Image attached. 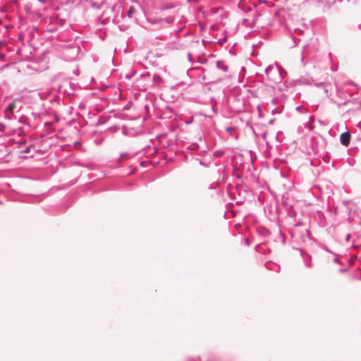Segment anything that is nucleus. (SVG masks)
I'll return each mask as SVG.
<instances>
[{
  "instance_id": "nucleus-25",
  "label": "nucleus",
  "mask_w": 361,
  "mask_h": 361,
  "mask_svg": "<svg viewBox=\"0 0 361 361\" xmlns=\"http://www.w3.org/2000/svg\"><path fill=\"white\" fill-rule=\"evenodd\" d=\"M187 1H188V2H191L192 1V0H187Z\"/></svg>"
},
{
  "instance_id": "nucleus-19",
  "label": "nucleus",
  "mask_w": 361,
  "mask_h": 361,
  "mask_svg": "<svg viewBox=\"0 0 361 361\" xmlns=\"http://www.w3.org/2000/svg\"><path fill=\"white\" fill-rule=\"evenodd\" d=\"M331 68V70H332L333 71H337V66H332Z\"/></svg>"
},
{
  "instance_id": "nucleus-12",
  "label": "nucleus",
  "mask_w": 361,
  "mask_h": 361,
  "mask_svg": "<svg viewBox=\"0 0 361 361\" xmlns=\"http://www.w3.org/2000/svg\"><path fill=\"white\" fill-rule=\"evenodd\" d=\"M161 80V78L158 75H154L152 78L153 83H157Z\"/></svg>"
},
{
  "instance_id": "nucleus-18",
  "label": "nucleus",
  "mask_w": 361,
  "mask_h": 361,
  "mask_svg": "<svg viewBox=\"0 0 361 361\" xmlns=\"http://www.w3.org/2000/svg\"><path fill=\"white\" fill-rule=\"evenodd\" d=\"M127 156H128V153H121L120 155V157L124 158V157H126Z\"/></svg>"
},
{
  "instance_id": "nucleus-6",
  "label": "nucleus",
  "mask_w": 361,
  "mask_h": 361,
  "mask_svg": "<svg viewBox=\"0 0 361 361\" xmlns=\"http://www.w3.org/2000/svg\"><path fill=\"white\" fill-rule=\"evenodd\" d=\"M216 68L219 70L223 71L224 72H227L228 70V66L225 63L224 61H216Z\"/></svg>"
},
{
  "instance_id": "nucleus-4",
  "label": "nucleus",
  "mask_w": 361,
  "mask_h": 361,
  "mask_svg": "<svg viewBox=\"0 0 361 361\" xmlns=\"http://www.w3.org/2000/svg\"><path fill=\"white\" fill-rule=\"evenodd\" d=\"M350 141V134L349 132H345L340 135V142L345 147L348 146Z\"/></svg>"
},
{
  "instance_id": "nucleus-14",
  "label": "nucleus",
  "mask_w": 361,
  "mask_h": 361,
  "mask_svg": "<svg viewBox=\"0 0 361 361\" xmlns=\"http://www.w3.org/2000/svg\"><path fill=\"white\" fill-rule=\"evenodd\" d=\"M295 33H298V34H302L303 32V30L300 29V28H295Z\"/></svg>"
},
{
  "instance_id": "nucleus-15",
  "label": "nucleus",
  "mask_w": 361,
  "mask_h": 361,
  "mask_svg": "<svg viewBox=\"0 0 361 361\" xmlns=\"http://www.w3.org/2000/svg\"><path fill=\"white\" fill-rule=\"evenodd\" d=\"M5 128H6L5 125L2 123H0V131H4Z\"/></svg>"
},
{
  "instance_id": "nucleus-10",
  "label": "nucleus",
  "mask_w": 361,
  "mask_h": 361,
  "mask_svg": "<svg viewBox=\"0 0 361 361\" xmlns=\"http://www.w3.org/2000/svg\"><path fill=\"white\" fill-rule=\"evenodd\" d=\"M135 12V9L133 6L130 7L127 12V15H128V18H133Z\"/></svg>"
},
{
  "instance_id": "nucleus-16",
  "label": "nucleus",
  "mask_w": 361,
  "mask_h": 361,
  "mask_svg": "<svg viewBox=\"0 0 361 361\" xmlns=\"http://www.w3.org/2000/svg\"><path fill=\"white\" fill-rule=\"evenodd\" d=\"M226 40H227V37H224L221 40H219V42H219V44H223V43H224L225 42H226Z\"/></svg>"
},
{
  "instance_id": "nucleus-20",
  "label": "nucleus",
  "mask_w": 361,
  "mask_h": 361,
  "mask_svg": "<svg viewBox=\"0 0 361 361\" xmlns=\"http://www.w3.org/2000/svg\"><path fill=\"white\" fill-rule=\"evenodd\" d=\"M185 27V25H183L180 29H179L178 30H177V31H176V32H178H178H180V30H181L183 28H184Z\"/></svg>"
},
{
  "instance_id": "nucleus-17",
  "label": "nucleus",
  "mask_w": 361,
  "mask_h": 361,
  "mask_svg": "<svg viewBox=\"0 0 361 361\" xmlns=\"http://www.w3.org/2000/svg\"><path fill=\"white\" fill-rule=\"evenodd\" d=\"M140 76L141 77H149L150 74H149V73H146L141 74Z\"/></svg>"
},
{
  "instance_id": "nucleus-8",
  "label": "nucleus",
  "mask_w": 361,
  "mask_h": 361,
  "mask_svg": "<svg viewBox=\"0 0 361 361\" xmlns=\"http://www.w3.org/2000/svg\"><path fill=\"white\" fill-rule=\"evenodd\" d=\"M174 7H175L174 4H170L161 6V8H160V10L161 11H166V10L172 9Z\"/></svg>"
},
{
  "instance_id": "nucleus-2",
  "label": "nucleus",
  "mask_w": 361,
  "mask_h": 361,
  "mask_svg": "<svg viewBox=\"0 0 361 361\" xmlns=\"http://www.w3.org/2000/svg\"><path fill=\"white\" fill-rule=\"evenodd\" d=\"M16 105H17V104L16 102H11L8 104V106H6V108L5 109V111H4V116H5L6 118H7L8 120H12V119L16 118V116L14 114V112L17 107Z\"/></svg>"
},
{
  "instance_id": "nucleus-3",
  "label": "nucleus",
  "mask_w": 361,
  "mask_h": 361,
  "mask_svg": "<svg viewBox=\"0 0 361 361\" xmlns=\"http://www.w3.org/2000/svg\"><path fill=\"white\" fill-rule=\"evenodd\" d=\"M322 86H323L324 92L328 97H330L331 96L332 92L334 90L337 91L336 85L334 87L331 84L324 83V84H322Z\"/></svg>"
},
{
  "instance_id": "nucleus-24",
  "label": "nucleus",
  "mask_w": 361,
  "mask_h": 361,
  "mask_svg": "<svg viewBox=\"0 0 361 361\" xmlns=\"http://www.w3.org/2000/svg\"><path fill=\"white\" fill-rule=\"evenodd\" d=\"M246 243H247V245H250V243H249V241H248L247 239L246 240Z\"/></svg>"
},
{
  "instance_id": "nucleus-7",
  "label": "nucleus",
  "mask_w": 361,
  "mask_h": 361,
  "mask_svg": "<svg viewBox=\"0 0 361 361\" xmlns=\"http://www.w3.org/2000/svg\"><path fill=\"white\" fill-rule=\"evenodd\" d=\"M323 249L324 250H326L327 252H329V253L332 254L334 256V257L333 259L334 262L338 264V255L336 252L331 250L326 245L323 246Z\"/></svg>"
},
{
  "instance_id": "nucleus-23",
  "label": "nucleus",
  "mask_w": 361,
  "mask_h": 361,
  "mask_svg": "<svg viewBox=\"0 0 361 361\" xmlns=\"http://www.w3.org/2000/svg\"><path fill=\"white\" fill-rule=\"evenodd\" d=\"M79 144H80V142H75L74 143V145H75V146H76V145H79Z\"/></svg>"
},
{
  "instance_id": "nucleus-9",
  "label": "nucleus",
  "mask_w": 361,
  "mask_h": 361,
  "mask_svg": "<svg viewBox=\"0 0 361 361\" xmlns=\"http://www.w3.org/2000/svg\"><path fill=\"white\" fill-rule=\"evenodd\" d=\"M274 69V66L273 65H269L266 69H265V73L267 76V78L269 79V80H272V78H271L270 76V73L271 71Z\"/></svg>"
},
{
  "instance_id": "nucleus-22",
  "label": "nucleus",
  "mask_w": 361,
  "mask_h": 361,
  "mask_svg": "<svg viewBox=\"0 0 361 361\" xmlns=\"http://www.w3.org/2000/svg\"><path fill=\"white\" fill-rule=\"evenodd\" d=\"M349 238H350V235H348H348H346V240H348Z\"/></svg>"
},
{
  "instance_id": "nucleus-11",
  "label": "nucleus",
  "mask_w": 361,
  "mask_h": 361,
  "mask_svg": "<svg viewBox=\"0 0 361 361\" xmlns=\"http://www.w3.org/2000/svg\"><path fill=\"white\" fill-rule=\"evenodd\" d=\"M267 268L269 269H271V270H275L276 271H279V267L275 265V264H272L271 263H269L267 264Z\"/></svg>"
},
{
  "instance_id": "nucleus-21",
  "label": "nucleus",
  "mask_w": 361,
  "mask_h": 361,
  "mask_svg": "<svg viewBox=\"0 0 361 361\" xmlns=\"http://www.w3.org/2000/svg\"><path fill=\"white\" fill-rule=\"evenodd\" d=\"M188 56L189 61H191V57H192L191 54H188Z\"/></svg>"
},
{
  "instance_id": "nucleus-13",
  "label": "nucleus",
  "mask_w": 361,
  "mask_h": 361,
  "mask_svg": "<svg viewBox=\"0 0 361 361\" xmlns=\"http://www.w3.org/2000/svg\"><path fill=\"white\" fill-rule=\"evenodd\" d=\"M234 129L233 127H226L225 128V131L227 132V133H230Z\"/></svg>"
},
{
  "instance_id": "nucleus-1",
  "label": "nucleus",
  "mask_w": 361,
  "mask_h": 361,
  "mask_svg": "<svg viewBox=\"0 0 361 361\" xmlns=\"http://www.w3.org/2000/svg\"><path fill=\"white\" fill-rule=\"evenodd\" d=\"M176 11H173L172 16H167L166 18H147V22L151 25H157V29L160 30L164 27V24H172L175 22V14Z\"/></svg>"
},
{
  "instance_id": "nucleus-5",
  "label": "nucleus",
  "mask_w": 361,
  "mask_h": 361,
  "mask_svg": "<svg viewBox=\"0 0 361 361\" xmlns=\"http://www.w3.org/2000/svg\"><path fill=\"white\" fill-rule=\"evenodd\" d=\"M301 255L303 258L305 266L308 268H311L312 267V264L311 262V257L303 251H301Z\"/></svg>"
}]
</instances>
